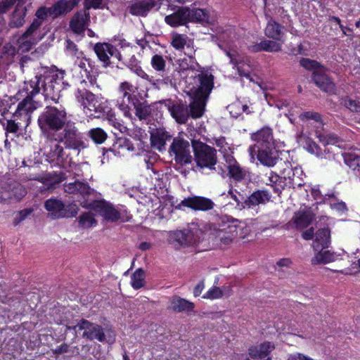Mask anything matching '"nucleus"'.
<instances>
[{
    "mask_svg": "<svg viewBox=\"0 0 360 360\" xmlns=\"http://www.w3.org/2000/svg\"><path fill=\"white\" fill-rule=\"evenodd\" d=\"M189 59L190 64L182 61L180 66L182 70L186 72L184 92L191 99L190 110L186 103L181 102L169 101L167 104L172 117L179 124H185L190 116L197 119L203 115L206 101L213 88V76L204 72L192 57Z\"/></svg>",
    "mask_w": 360,
    "mask_h": 360,
    "instance_id": "f257e3e1",
    "label": "nucleus"
},
{
    "mask_svg": "<svg viewBox=\"0 0 360 360\" xmlns=\"http://www.w3.org/2000/svg\"><path fill=\"white\" fill-rule=\"evenodd\" d=\"M63 78L61 72L46 76L35 75L29 82L25 83V89L32 95H35L42 90L46 98L57 103L63 88Z\"/></svg>",
    "mask_w": 360,
    "mask_h": 360,
    "instance_id": "f03ea898",
    "label": "nucleus"
},
{
    "mask_svg": "<svg viewBox=\"0 0 360 360\" xmlns=\"http://www.w3.org/2000/svg\"><path fill=\"white\" fill-rule=\"evenodd\" d=\"M210 234L215 238L216 242L220 241L224 245H229L237 236L244 238L249 229L243 222L232 219L228 222L210 224Z\"/></svg>",
    "mask_w": 360,
    "mask_h": 360,
    "instance_id": "7ed1b4c3",
    "label": "nucleus"
},
{
    "mask_svg": "<svg viewBox=\"0 0 360 360\" xmlns=\"http://www.w3.org/2000/svg\"><path fill=\"white\" fill-rule=\"evenodd\" d=\"M68 122V113L62 106H47L38 118L39 126L46 136L51 134V131L61 130Z\"/></svg>",
    "mask_w": 360,
    "mask_h": 360,
    "instance_id": "20e7f679",
    "label": "nucleus"
},
{
    "mask_svg": "<svg viewBox=\"0 0 360 360\" xmlns=\"http://www.w3.org/2000/svg\"><path fill=\"white\" fill-rule=\"evenodd\" d=\"M192 147L194 152L195 161L198 167L214 169V165L217 161L215 148L196 140L192 141Z\"/></svg>",
    "mask_w": 360,
    "mask_h": 360,
    "instance_id": "39448f33",
    "label": "nucleus"
},
{
    "mask_svg": "<svg viewBox=\"0 0 360 360\" xmlns=\"http://www.w3.org/2000/svg\"><path fill=\"white\" fill-rule=\"evenodd\" d=\"M62 129L58 139L63 142L66 148L72 149L79 153L86 148L82 134L75 122L68 121L67 125Z\"/></svg>",
    "mask_w": 360,
    "mask_h": 360,
    "instance_id": "423d86ee",
    "label": "nucleus"
},
{
    "mask_svg": "<svg viewBox=\"0 0 360 360\" xmlns=\"http://www.w3.org/2000/svg\"><path fill=\"white\" fill-rule=\"evenodd\" d=\"M44 207L52 219L69 218L77 215L79 208L75 203L65 205L61 200L51 198L44 202Z\"/></svg>",
    "mask_w": 360,
    "mask_h": 360,
    "instance_id": "0eeeda50",
    "label": "nucleus"
},
{
    "mask_svg": "<svg viewBox=\"0 0 360 360\" xmlns=\"http://www.w3.org/2000/svg\"><path fill=\"white\" fill-rule=\"evenodd\" d=\"M47 140L42 149L43 154L46 156V160L49 162H55L58 165H63L67 160L68 155L66 154L64 148L60 145L59 139L46 136Z\"/></svg>",
    "mask_w": 360,
    "mask_h": 360,
    "instance_id": "6e6552de",
    "label": "nucleus"
},
{
    "mask_svg": "<svg viewBox=\"0 0 360 360\" xmlns=\"http://www.w3.org/2000/svg\"><path fill=\"white\" fill-rule=\"evenodd\" d=\"M25 188L19 182L8 176H4L0 181V198L2 200H13L20 201L25 195Z\"/></svg>",
    "mask_w": 360,
    "mask_h": 360,
    "instance_id": "1a4fd4ad",
    "label": "nucleus"
},
{
    "mask_svg": "<svg viewBox=\"0 0 360 360\" xmlns=\"http://www.w3.org/2000/svg\"><path fill=\"white\" fill-rule=\"evenodd\" d=\"M168 152L171 157H174L175 162L180 165L191 163L192 161L190 143L180 136L173 139Z\"/></svg>",
    "mask_w": 360,
    "mask_h": 360,
    "instance_id": "9d476101",
    "label": "nucleus"
},
{
    "mask_svg": "<svg viewBox=\"0 0 360 360\" xmlns=\"http://www.w3.org/2000/svg\"><path fill=\"white\" fill-rule=\"evenodd\" d=\"M201 234L202 231L196 227L183 231L177 230L170 233L169 241L172 244L176 243L182 246L193 245L200 240Z\"/></svg>",
    "mask_w": 360,
    "mask_h": 360,
    "instance_id": "9b49d317",
    "label": "nucleus"
},
{
    "mask_svg": "<svg viewBox=\"0 0 360 360\" xmlns=\"http://www.w3.org/2000/svg\"><path fill=\"white\" fill-rule=\"evenodd\" d=\"M76 328H78L79 330H84L82 336L89 340H97L99 342H103L105 340L103 328L87 320H81L73 328V329Z\"/></svg>",
    "mask_w": 360,
    "mask_h": 360,
    "instance_id": "f8f14e48",
    "label": "nucleus"
},
{
    "mask_svg": "<svg viewBox=\"0 0 360 360\" xmlns=\"http://www.w3.org/2000/svg\"><path fill=\"white\" fill-rule=\"evenodd\" d=\"M252 139L255 141L253 146L249 148L250 153L253 158L256 149L272 146L274 145L272 131L269 127H264L251 136Z\"/></svg>",
    "mask_w": 360,
    "mask_h": 360,
    "instance_id": "ddd939ff",
    "label": "nucleus"
},
{
    "mask_svg": "<svg viewBox=\"0 0 360 360\" xmlns=\"http://www.w3.org/2000/svg\"><path fill=\"white\" fill-rule=\"evenodd\" d=\"M86 82L82 81L76 93V98L79 103L90 112L97 111V103L96 96L89 91L85 89Z\"/></svg>",
    "mask_w": 360,
    "mask_h": 360,
    "instance_id": "4468645a",
    "label": "nucleus"
},
{
    "mask_svg": "<svg viewBox=\"0 0 360 360\" xmlns=\"http://www.w3.org/2000/svg\"><path fill=\"white\" fill-rule=\"evenodd\" d=\"M27 92V96L18 103L13 117H22L25 120L29 121L30 114L39 107V103L34 101L32 98L33 95L29 91Z\"/></svg>",
    "mask_w": 360,
    "mask_h": 360,
    "instance_id": "2eb2a0df",
    "label": "nucleus"
},
{
    "mask_svg": "<svg viewBox=\"0 0 360 360\" xmlns=\"http://www.w3.org/2000/svg\"><path fill=\"white\" fill-rule=\"evenodd\" d=\"M180 205L189 207L194 210L209 211L214 208V202L202 196L188 197L183 200Z\"/></svg>",
    "mask_w": 360,
    "mask_h": 360,
    "instance_id": "dca6fc26",
    "label": "nucleus"
},
{
    "mask_svg": "<svg viewBox=\"0 0 360 360\" xmlns=\"http://www.w3.org/2000/svg\"><path fill=\"white\" fill-rule=\"evenodd\" d=\"M89 9L84 6V11L76 13L70 22V27L72 32L77 34L84 35L86 27L90 22Z\"/></svg>",
    "mask_w": 360,
    "mask_h": 360,
    "instance_id": "f3484780",
    "label": "nucleus"
},
{
    "mask_svg": "<svg viewBox=\"0 0 360 360\" xmlns=\"http://www.w3.org/2000/svg\"><path fill=\"white\" fill-rule=\"evenodd\" d=\"M258 160L264 166L274 167L276 164V161L278 158V152L276 150L274 145L272 146H266V148H262L256 149V153Z\"/></svg>",
    "mask_w": 360,
    "mask_h": 360,
    "instance_id": "a211bd4d",
    "label": "nucleus"
},
{
    "mask_svg": "<svg viewBox=\"0 0 360 360\" xmlns=\"http://www.w3.org/2000/svg\"><path fill=\"white\" fill-rule=\"evenodd\" d=\"M165 21L174 27L186 25L189 22L188 7H179L173 13L167 15Z\"/></svg>",
    "mask_w": 360,
    "mask_h": 360,
    "instance_id": "6ab92c4d",
    "label": "nucleus"
},
{
    "mask_svg": "<svg viewBox=\"0 0 360 360\" xmlns=\"http://www.w3.org/2000/svg\"><path fill=\"white\" fill-rule=\"evenodd\" d=\"M275 349V345L270 342H264L249 348L248 354L252 360H265Z\"/></svg>",
    "mask_w": 360,
    "mask_h": 360,
    "instance_id": "aec40b11",
    "label": "nucleus"
},
{
    "mask_svg": "<svg viewBox=\"0 0 360 360\" xmlns=\"http://www.w3.org/2000/svg\"><path fill=\"white\" fill-rule=\"evenodd\" d=\"M312 80L322 91L333 93L335 85L332 79L325 73L324 70H314L312 73Z\"/></svg>",
    "mask_w": 360,
    "mask_h": 360,
    "instance_id": "412c9836",
    "label": "nucleus"
},
{
    "mask_svg": "<svg viewBox=\"0 0 360 360\" xmlns=\"http://www.w3.org/2000/svg\"><path fill=\"white\" fill-rule=\"evenodd\" d=\"M37 31L30 30H27L17 39V51L20 53H25L31 50L32 46L37 43V39L34 37Z\"/></svg>",
    "mask_w": 360,
    "mask_h": 360,
    "instance_id": "4be33fe9",
    "label": "nucleus"
},
{
    "mask_svg": "<svg viewBox=\"0 0 360 360\" xmlns=\"http://www.w3.org/2000/svg\"><path fill=\"white\" fill-rule=\"evenodd\" d=\"M94 50L98 59L103 63L104 67L110 65L109 55L112 56L116 51L111 44L108 43H97L95 44Z\"/></svg>",
    "mask_w": 360,
    "mask_h": 360,
    "instance_id": "5701e85b",
    "label": "nucleus"
},
{
    "mask_svg": "<svg viewBox=\"0 0 360 360\" xmlns=\"http://www.w3.org/2000/svg\"><path fill=\"white\" fill-rule=\"evenodd\" d=\"M285 167L283 169L282 172L283 180L285 182L286 180H288L287 185L288 184L289 187H295V186H301L304 184L303 179H299L298 178H292L291 174H294V173H297V174L303 175V172L300 168L295 167L292 169L291 166L288 163H285Z\"/></svg>",
    "mask_w": 360,
    "mask_h": 360,
    "instance_id": "b1692460",
    "label": "nucleus"
},
{
    "mask_svg": "<svg viewBox=\"0 0 360 360\" xmlns=\"http://www.w3.org/2000/svg\"><path fill=\"white\" fill-rule=\"evenodd\" d=\"M96 208L109 221H116L120 218V212L112 205L105 201L98 202Z\"/></svg>",
    "mask_w": 360,
    "mask_h": 360,
    "instance_id": "393cba45",
    "label": "nucleus"
},
{
    "mask_svg": "<svg viewBox=\"0 0 360 360\" xmlns=\"http://www.w3.org/2000/svg\"><path fill=\"white\" fill-rule=\"evenodd\" d=\"M27 13V8L20 3H18L11 16L8 25L10 27H20L25 22V17Z\"/></svg>",
    "mask_w": 360,
    "mask_h": 360,
    "instance_id": "a878e982",
    "label": "nucleus"
},
{
    "mask_svg": "<svg viewBox=\"0 0 360 360\" xmlns=\"http://www.w3.org/2000/svg\"><path fill=\"white\" fill-rule=\"evenodd\" d=\"M155 6V3L152 0H143L133 3L129 10V13L134 15L144 16Z\"/></svg>",
    "mask_w": 360,
    "mask_h": 360,
    "instance_id": "bb28decb",
    "label": "nucleus"
},
{
    "mask_svg": "<svg viewBox=\"0 0 360 360\" xmlns=\"http://www.w3.org/2000/svg\"><path fill=\"white\" fill-rule=\"evenodd\" d=\"M226 55L230 58L231 63L237 67V70L238 72L239 75L241 77L250 78V80L252 82L253 79L250 78V65L244 63L243 60L239 58L238 56L236 54V52L231 53L230 51H226Z\"/></svg>",
    "mask_w": 360,
    "mask_h": 360,
    "instance_id": "cd10ccee",
    "label": "nucleus"
},
{
    "mask_svg": "<svg viewBox=\"0 0 360 360\" xmlns=\"http://www.w3.org/2000/svg\"><path fill=\"white\" fill-rule=\"evenodd\" d=\"M170 139L169 134L162 129H158L150 134L152 146L160 151L165 148L166 141Z\"/></svg>",
    "mask_w": 360,
    "mask_h": 360,
    "instance_id": "c85d7f7f",
    "label": "nucleus"
},
{
    "mask_svg": "<svg viewBox=\"0 0 360 360\" xmlns=\"http://www.w3.org/2000/svg\"><path fill=\"white\" fill-rule=\"evenodd\" d=\"M271 199V195L266 191H257L252 193L249 198L245 201V204L249 208L258 205L259 204H265Z\"/></svg>",
    "mask_w": 360,
    "mask_h": 360,
    "instance_id": "c756f323",
    "label": "nucleus"
},
{
    "mask_svg": "<svg viewBox=\"0 0 360 360\" xmlns=\"http://www.w3.org/2000/svg\"><path fill=\"white\" fill-rule=\"evenodd\" d=\"M63 189L65 193L69 194L79 193L82 195H87L90 193V187L79 181L65 184L63 185Z\"/></svg>",
    "mask_w": 360,
    "mask_h": 360,
    "instance_id": "7c9ffc66",
    "label": "nucleus"
},
{
    "mask_svg": "<svg viewBox=\"0 0 360 360\" xmlns=\"http://www.w3.org/2000/svg\"><path fill=\"white\" fill-rule=\"evenodd\" d=\"M316 238L314 244L315 250L326 248L330 242V231L328 228L319 229L316 233Z\"/></svg>",
    "mask_w": 360,
    "mask_h": 360,
    "instance_id": "2f4dec72",
    "label": "nucleus"
},
{
    "mask_svg": "<svg viewBox=\"0 0 360 360\" xmlns=\"http://www.w3.org/2000/svg\"><path fill=\"white\" fill-rule=\"evenodd\" d=\"M189 12V22H211L210 13L205 9L200 8H190Z\"/></svg>",
    "mask_w": 360,
    "mask_h": 360,
    "instance_id": "473e14b6",
    "label": "nucleus"
},
{
    "mask_svg": "<svg viewBox=\"0 0 360 360\" xmlns=\"http://www.w3.org/2000/svg\"><path fill=\"white\" fill-rule=\"evenodd\" d=\"M171 308L174 311H190L194 308V304L179 296H174L171 300Z\"/></svg>",
    "mask_w": 360,
    "mask_h": 360,
    "instance_id": "72a5a7b5",
    "label": "nucleus"
},
{
    "mask_svg": "<svg viewBox=\"0 0 360 360\" xmlns=\"http://www.w3.org/2000/svg\"><path fill=\"white\" fill-rule=\"evenodd\" d=\"M313 220V215L309 212H298L295 214L292 221L297 229H304L308 226Z\"/></svg>",
    "mask_w": 360,
    "mask_h": 360,
    "instance_id": "f704fd0d",
    "label": "nucleus"
},
{
    "mask_svg": "<svg viewBox=\"0 0 360 360\" xmlns=\"http://www.w3.org/2000/svg\"><path fill=\"white\" fill-rule=\"evenodd\" d=\"M228 172L229 176L233 179L236 181H241L245 179L247 176L246 171L240 167L239 164L235 160L229 162Z\"/></svg>",
    "mask_w": 360,
    "mask_h": 360,
    "instance_id": "c9c22d12",
    "label": "nucleus"
},
{
    "mask_svg": "<svg viewBox=\"0 0 360 360\" xmlns=\"http://www.w3.org/2000/svg\"><path fill=\"white\" fill-rule=\"evenodd\" d=\"M264 32L267 37L277 41H281V35L283 34L281 25L273 20H270L268 22Z\"/></svg>",
    "mask_w": 360,
    "mask_h": 360,
    "instance_id": "e433bc0d",
    "label": "nucleus"
},
{
    "mask_svg": "<svg viewBox=\"0 0 360 360\" xmlns=\"http://www.w3.org/2000/svg\"><path fill=\"white\" fill-rule=\"evenodd\" d=\"M266 184L271 186L274 192L278 194L287 186V182H285L283 178L274 172L270 173L266 181Z\"/></svg>",
    "mask_w": 360,
    "mask_h": 360,
    "instance_id": "4c0bfd02",
    "label": "nucleus"
},
{
    "mask_svg": "<svg viewBox=\"0 0 360 360\" xmlns=\"http://www.w3.org/2000/svg\"><path fill=\"white\" fill-rule=\"evenodd\" d=\"M134 148L131 142L127 139H120L112 146L110 150L115 155H122L125 152L134 150Z\"/></svg>",
    "mask_w": 360,
    "mask_h": 360,
    "instance_id": "58836bf2",
    "label": "nucleus"
},
{
    "mask_svg": "<svg viewBox=\"0 0 360 360\" xmlns=\"http://www.w3.org/2000/svg\"><path fill=\"white\" fill-rule=\"evenodd\" d=\"M36 18L34 19L32 24L30 25V30H37L41 26L42 22L49 16L51 17V12H49V8L40 7L35 13Z\"/></svg>",
    "mask_w": 360,
    "mask_h": 360,
    "instance_id": "ea45409f",
    "label": "nucleus"
},
{
    "mask_svg": "<svg viewBox=\"0 0 360 360\" xmlns=\"http://www.w3.org/2000/svg\"><path fill=\"white\" fill-rule=\"evenodd\" d=\"M133 104L135 109V115L140 120H146L150 117L152 108L146 102L138 101Z\"/></svg>",
    "mask_w": 360,
    "mask_h": 360,
    "instance_id": "a19ab883",
    "label": "nucleus"
},
{
    "mask_svg": "<svg viewBox=\"0 0 360 360\" xmlns=\"http://www.w3.org/2000/svg\"><path fill=\"white\" fill-rule=\"evenodd\" d=\"M70 11V9H69L68 5V0H60L49 8V12H51V17L52 18H56Z\"/></svg>",
    "mask_w": 360,
    "mask_h": 360,
    "instance_id": "79ce46f5",
    "label": "nucleus"
},
{
    "mask_svg": "<svg viewBox=\"0 0 360 360\" xmlns=\"http://www.w3.org/2000/svg\"><path fill=\"white\" fill-rule=\"evenodd\" d=\"M335 255L329 250L321 251L311 259L312 264H321L332 262L335 260Z\"/></svg>",
    "mask_w": 360,
    "mask_h": 360,
    "instance_id": "37998d69",
    "label": "nucleus"
},
{
    "mask_svg": "<svg viewBox=\"0 0 360 360\" xmlns=\"http://www.w3.org/2000/svg\"><path fill=\"white\" fill-rule=\"evenodd\" d=\"M319 126L316 127V136L319 141L324 145L337 144L340 142V139L334 134H326L319 130Z\"/></svg>",
    "mask_w": 360,
    "mask_h": 360,
    "instance_id": "c03bdc74",
    "label": "nucleus"
},
{
    "mask_svg": "<svg viewBox=\"0 0 360 360\" xmlns=\"http://www.w3.org/2000/svg\"><path fill=\"white\" fill-rule=\"evenodd\" d=\"M304 141V147L311 154H314L316 156L319 157L321 155V148L319 146L311 139L309 137L304 136L300 135L298 138V141Z\"/></svg>",
    "mask_w": 360,
    "mask_h": 360,
    "instance_id": "a18cd8bd",
    "label": "nucleus"
},
{
    "mask_svg": "<svg viewBox=\"0 0 360 360\" xmlns=\"http://www.w3.org/2000/svg\"><path fill=\"white\" fill-rule=\"evenodd\" d=\"M145 271L142 269H136L131 276V286L134 289H139L145 285Z\"/></svg>",
    "mask_w": 360,
    "mask_h": 360,
    "instance_id": "49530a36",
    "label": "nucleus"
},
{
    "mask_svg": "<svg viewBox=\"0 0 360 360\" xmlns=\"http://www.w3.org/2000/svg\"><path fill=\"white\" fill-rule=\"evenodd\" d=\"M96 224V221L91 212H84L79 217V225L83 229H89Z\"/></svg>",
    "mask_w": 360,
    "mask_h": 360,
    "instance_id": "de8ad7c7",
    "label": "nucleus"
},
{
    "mask_svg": "<svg viewBox=\"0 0 360 360\" xmlns=\"http://www.w3.org/2000/svg\"><path fill=\"white\" fill-rule=\"evenodd\" d=\"M88 135L97 144L103 143L108 137L105 131L101 128L91 129Z\"/></svg>",
    "mask_w": 360,
    "mask_h": 360,
    "instance_id": "09e8293b",
    "label": "nucleus"
},
{
    "mask_svg": "<svg viewBox=\"0 0 360 360\" xmlns=\"http://www.w3.org/2000/svg\"><path fill=\"white\" fill-rule=\"evenodd\" d=\"M151 65L157 72L164 73L166 68V61L164 58L158 54L154 55L151 58Z\"/></svg>",
    "mask_w": 360,
    "mask_h": 360,
    "instance_id": "8fccbe9b",
    "label": "nucleus"
},
{
    "mask_svg": "<svg viewBox=\"0 0 360 360\" xmlns=\"http://www.w3.org/2000/svg\"><path fill=\"white\" fill-rule=\"evenodd\" d=\"M224 290L220 289L218 287H213L212 288L210 289L205 295H203V298L205 299H219L224 296V292L226 290H229V287H224Z\"/></svg>",
    "mask_w": 360,
    "mask_h": 360,
    "instance_id": "3c124183",
    "label": "nucleus"
},
{
    "mask_svg": "<svg viewBox=\"0 0 360 360\" xmlns=\"http://www.w3.org/2000/svg\"><path fill=\"white\" fill-rule=\"evenodd\" d=\"M119 91L122 94L123 99L129 101L131 98V92L134 91V86L127 82H122L119 86Z\"/></svg>",
    "mask_w": 360,
    "mask_h": 360,
    "instance_id": "603ef678",
    "label": "nucleus"
},
{
    "mask_svg": "<svg viewBox=\"0 0 360 360\" xmlns=\"http://www.w3.org/2000/svg\"><path fill=\"white\" fill-rule=\"evenodd\" d=\"M341 103L353 112H360V103L356 100L346 96L342 99Z\"/></svg>",
    "mask_w": 360,
    "mask_h": 360,
    "instance_id": "864d4df0",
    "label": "nucleus"
},
{
    "mask_svg": "<svg viewBox=\"0 0 360 360\" xmlns=\"http://www.w3.org/2000/svg\"><path fill=\"white\" fill-rule=\"evenodd\" d=\"M300 64L305 69L312 70L313 72L314 70H321L323 69L320 67V65L318 62L314 60H310L309 58H302L300 61Z\"/></svg>",
    "mask_w": 360,
    "mask_h": 360,
    "instance_id": "5fc2aeb1",
    "label": "nucleus"
},
{
    "mask_svg": "<svg viewBox=\"0 0 360 360\" xmlns=\"http://www.w3.org/2000/svg\"><path fill=\"white\" fill-rule=\"evenodd\" d=\"M171 44L176 49H182L186 44V37L179 34H172Z\"/></svg>",
    "mask_w": 360,
    "mask_h": 360,
    "instance_id": "6e6d98bb",
    "label": "nucleus"
},
{
    "mask_svg": "<svg viewBox=\"0 0 360 360\" xmlns=\"http://www.w3.org/2000/svg\"><path fill=\"white\" fill-rule=\"evenodd\" d=\"M264 51L278 52L281 50L282 43L280 41L264 40Z\"/></svg>",
    "mask_w": 360,
    "mask_h": 360,
    "instance_id": "4d7b16f0",
    "label": "nucleus"
},
{
    "mask_svg": "<svg viewBox=\"0 0 360 360\" xmlns=\"http://www.w3.org/2000/svg\"><path fill=\"white\" fill-rule=\"evenodd\" d=\"M300 120L302 121L313 120L319 125H322L321 115L318 112H304L300 115Z\"/></svg>",
    "mask_w": 360,
    "mask_h": 360,
    "instance_id": "13d9d810",
    "label": "nucleus"
},
{
    "mask_svg": "<svg viewBox=\"0 0 360 360\" xmlns=\"http://www.w3.org/2000/svg\"><path fill=\"white\" fill-rule=\"evenodd\" d=\"M22 0H2L0 1V15L6 13L15 4L20 3Z\"/></svg>",
    "mask_w": 360,
    "mask_h": 360,
    "instance_id": "bf43d9fd",
    "label": "nucleus"
},
{
    "mask_svg": "<svg viewBox=\"0 0 360 360\" xmlns=\"http://www.w3.org/2000/svg\"><path fill=\"white\" fill-rule=\"evenodd\" d=\"M76 65L79 68L84 70L86 75H88V73H89L90 70H91L90 61L86 58H78L76 61Z\"/></svg>",
    "mask_w": 360,
    "mask_h": 360,
    "instance_id": "052dcab7",
    "label": "nucleus"
},
{
    "mask_svg": "<svg viewBox=\"0 0 360 360\" xmlns=\"http://www.w3.org/2000/svg\"><path fill=\"white\" fill-rule=\"evenodd\" d=\"M344 158H345V162L350 167H355L356 165H359L360 157H359L358 155L348 153L345 154Z\"/></svg>",
    "mask_w": 360,
    "mask_h": 360,
    "instance_id": "680f3d73",
    "label": "nucleus"
},
{
    "mask_svg": "<svg viewBox=\"0 0 360 360\" xmlns=\"http://www.w3.org/2000/svg\"><path fill=\"white\" fill-rule=\"evenodd\" d=\"M22 117H13V120H10L7 121L6 130L8 132L15 133L18 130L19 124L21 123L19 122V120H21Z\"/></svg>",
    "mask_w": 360,
    "mask_h": 360,
    "instance_id": "e2e57ef3",
    "label": "nucleus"
},
{
    "mask_svg": "<svg viewBox=\"0 0 360 360\" xmlns=\"http://www.w3.org/2000/svg\"><path fill=\"white\" fill-rule=\"evenodd\" d=\"M31 212L32 210L30 209H25L20 211L14 219L15 225H17L20 221H23Z\"/></svg>",
    "mask_w": 360,
    "mask_h": 360,
    "instance_id": "0e129e2a",
    "label": "nucleus"
},
{
    "mask_svg": "<svg viewBox=\"0 0 360 360\" xmlns=\"http://www.w3.org/2000/svg\"><path fill=\"white\" fill-rule=\"evenodd\" d=\"M264 40L259 43H255L252 45L248 46V49L250 52L257 53L260 51H264Z\"/></svg>",
    "mask_w": 360,
    "mask_h": 360,
    "instance_id": "69168bd1",
    "label": "nucleus"
},
{
    "mask_svg": "<svg viewBox=\"0 0 360 360\" xmlns=\"http://www.w3.org/2000/svg\"><path fill=\"white\" fill-rule=\"evenodd\" d=\"M66 49L71 54L77 55L78 52V49L75 43H73L70 39L66 40Z\"/></svg>",
    "mask_w": 360,
    "mask_h": 360,
    "instance_id": "338daca9",
    "label": "nucleus"
},
{
    "mask_svg": "<svg viewBox=\"0 0 360 360\" xmlns=\"http://www.w3.org/2000/svg\"><path fill=\"white\" fill-rule=\"evenodd\" d=\"M102 1L103 0H86V8L87 9H89L91 7L94 8H98L102 4Z\"/></svg>",
    "mask_w": 360,
    "mask_h": 360,
    "instance_id": "774afa93",
    "label": "nucleus"
}]
</instances>
